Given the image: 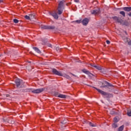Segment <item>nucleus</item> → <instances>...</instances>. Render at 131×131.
Masks as SVG:
<instances>
[{
    "mask_svg": "<svg viewBox=\"0 0 131 131\" xmlns=\"http://www.w3.org/2000/svg\"><path fill=\"white\" fill-rule=\"evenodd\" d=\"M127 115H128V116H131V111H128L127 112Z\"/></svg>",
    "mask_w": 131,
    "mask_h": 131,
    "instance_id": "obj_32",
    "label": "nucleus"
},
{
    "mask_svg": "<svg viewBox=\"0 0 131 131\" xmlns=\"http://www.w3.org/2000/svg\"><path fill=\"white\" fill-rule=\"evenodd\" d=\"M123 39L125 42H128L130 40V39L128 38V37H124L123 38Z\"/></svg>",
    "mask_w": 131,
    "mask_h": 131,
    "instance_id": "obj_17",
    "label": "nucleus"
},
{
    "mask_svg": "<svg viewBox=\"0 0 131 131\" xmlns=\"http://www.w3.org/2000/svg\"><path fill=\"white\" fill-rule=\"evenodd\" d=\"M114 122H115V123L118 122V119H117L116 117L114 118Z\"/></svg>",
    "mask_w": 131,
    "mask_h": 131,
    "instance_id": "obj_30",
    "label": "nucleus"
},
{
    "mask_svg": "<svg viewBox=\"0 0 131 131\" xmlns=\"http://www.w3.org/2000/svg\"><path fill=\"white\" fill-rule=\"evenodd\" d=\"M75 22H76V23H81V19H79V20H75Z\"/></svg>",
    "mask_w": 131,
    "mask_h": 131,
    "instance_id": "obj_31",
    "label": "nucleus"
},
{
    "mask_svg": "<svg viewBox=\"0 0 131 131\" xmlns=\"http://www.w3.org/2000/svg\"><path fill=\"white\" fill-rule=\"evenodd\" d=\"M29 63H31V62H30V61H29Z\"/></svg>",
    "mask_w": 131,
    "mask_h": 131,
    "instance_id": "obj_46",
    "label": "nucleus"
},
{
    "mask_svg": "<svg viewBox=\"0 0 131 131\" xmlns=\"http://www.w3.org/2000/svg\"><path fill=\"white\" fill-rule=\"evenodd\" d=\"M43 43H46V41H45L43 42Z\"/></svg>",
    "mask_w": 131,
    "mask_h": 131,
    "instance_id": "obj_44",
    "label": "nucleus"
},
{
    "mask_svg": "<svg viewBox=\"0 0 131 131\" xmlns=\"http://www.w3.org/2000/svg\"><path fill=\"white\" fill-rule=\"evenodd\" d=\"M109 86L113 88L114 86L112 84L105 81L104 82L102 83V85L100 86V88L101 89H103V88H107L108 89Z\"/></svg>",
    "mask_w": 131,
    "mask_h": 131,
    "instance_id": "obj_4",
    "label": "nucleus"
},
{
    "mask_svg": "<svg viewBox=\"0 0 131 131\" xmlns=\"http://www.w3.org/2000/svg\"><path fill=\"white\" fill-rule=\"evenodd\" d=\"M89 22H90V19H89V18H85L82 20V24L84 26H86V25H88V24H89Z\"/></svg>",
    "mask_w": 131,
    "mask_h": 131,
    "instance_id": "obj_9",
    "label": "nucleus"
},
{
    "mask_svg": "<svg viewBox=\"0 0 131 131\" xmlns=\"http://www.w3.org/2000/svg\"><path fill=\"white\" fill-rule=\"evenodd\" d=\"M3 121L4 122L11 123L12 124L14 123V121L9 120V119H3Z\"/></svg>",
    "mask_w": 131,
    "mask_h": 131,
    "instance_id": "obj_14",
    "label": "nucleus"
},
{
    "mask_svg": "<svg viewBox=\"0 0 131 131\" xmlns=\"http://www.w3.org/2000/svg\"><path fill=\"white\" fill-rule=\"evenodd\" d=\"M0 57H2V54H0Z\"/></svg>",
    "mask_w": 131,
    "mask_h": 131,
    "instance_id": "obj_45",
    "label": "nucleus"
},
{
    "mask_svg": "<svg viewBox=\"0 0 131 131\" xmlns=\"http://www.w3.org/2000/svg\"><path fill=\"white\" fill-rule=\"evenodd\" d=\"M32 91H33L32 89H28L25 90V92H28V93H32Z\"/></svg>",
    "mask_w": 131,
    "mask_h": 131,
    "instance_id": "obj_23",
    "label": "nucleus"
},
{
    "mask_svg": "<svg viewBox=\"0 0 131 131\" xmlns=\"http://www.w3.org/2000/svg\"><path fill=\"white\" fill-rule=\"evenodd\" d=\"M13 22L14 23H15L16 24H17V23H19V20L17 19H14Z\"/></svg>",
    "mask_w": 131,
    "mask_h": 131,
    "instance_id": "obj_28",
    "label": "nucleus"
},
{
    "mask_svg": "<svg viewBox=\"0 0 131 131\" xmlns=\"http://www.w3.org/2000/svg\"><path fill=\"white\" fill-rule=\"evenodd\" d=\"M100 13V9H97V10H94L91 11V13L93 15H98Z\"/></svg>",
    "mask_w": 131,
    "mask_h": 131,
    "instance_id": "obj_12",
    "label": "nucleus"
},
{
    "mask_svg": "<svg viewBox=\"0 0 131 131\" xmlns=\"http://www.w3.org/2000/svg\"><path fill=\"white\" fill-rule=\"evenodd\" d=\"M40 28H41V29H48V26H45V25H41L40 26Z\"/></svg>",
    "mask_w": 131,
    "mask_h": 131,
    "instance_id": "obj_19",
    "label": "nucleus"
},
{
    "mask_svg": "<svg viewBox=\"0 0 131 131\" xmlns=\"http://www.w3.org/2000/svg\"><path fill=\"white\" fill-rule=\"evenodd\" d=\"M29 16L30 17V19L31 20L32 19H34L35 16V14L34 13H31L29 14Z\"/></svg>",
    "mask_w": 131,
    "mask_h": 131,
    "instance_id": "obj_18",
    "label": "nucleus"
},
{
    "mask_svg": "<svg viewBox=\"0 0 131 131\" xmlns=\"http://www.w3.org/2000/svg\"><path fill=\"white\" fill-rule=\"evenodd\" d=\"M62 76H63V77H65L66 78H67V79H71V77H70V76H69V75H68L62 74Z\"/></svg>",
    "mask_w": 131,
    "mask_h": 131,
    "instance_id": "obj_20",
    "label": "nucleus"
},
{
    "mask_svg": "<svg viewBox=\"0 0 131 131\" xmlns=\"http://www.w3.org/2000/svg\"><path fill=\"white\" fill-rule=\"evenodd\" d=\"M106 43L107 44V45H110V41H109V40H106Z\"/></svg>",
    "mask_w": 131,
    "mask_h": 131,
    "instance_id": "obj_36",
    "label": "nucleus"
},
{
    "mask_svg": "<svg viewBox=\"0 0 131 131\" xmlns=\"http://www.w3.org/2000/svg\"><path fill=\"white\" fill-rule=\"evenodd\" d=\"M64 3H65V1H61L59 2L58 7V15H62L63 13V10H64Z\"/></svg>",
    "mask_w": 131,
    "mask_h": 131,
    "instance_id": "obj_2",
    "label": "nucleus"
},
{
    "mask_svg": "<svg viewBox=\"0 0 131 131\" xmlns=\"http://www.w3.org/2000/svg\"><path fill=\"white\" fill-rule=\"evenodd\" d=\"M128 46H131V40L128 41Z\"/></svg>",
    "mask_w": 131,
    "mask_h": 131,
    "instance_id": "obj_33",
    "label": "nucleus"
},
{
    "mask_svg": "<svg viewBox=\"0 0 131 131\" xmlns=\"http://www.w3.org/2000/svg\"><path fill=\"white\" fill-rule=\"evenodd\" d=\"M75 3H79V0H74Z\"/></svg>",
    "mask_w": 131,
    "mask_h": 131,
    "instance_id": "obj_37",
    "label": "nucleus"
},
{
    "mask_svg": "<svg viewBox=\"0 0 131 131\" xmlns=\"http://www.w3.org/2000/svg\"><path fill=\"white\" fill-rule=\"evenodd\" d=\"M25 18L27 20H31L29 15V16H28V15H25Z\"/></svg>",
    "mask_w": 131,
    "mask_h": 131,
    "instance_id": "obj_29",
    "label": "nucleus"
},
{
    "mask_svg": "<svg viewBox=\"0 0 131 131\" xmlns=\"http://www.w3.org/2000/svg\"><path fill=\"white\" fill-rule=\"evenodd\" d=\"M94 89H96V90L98 92V93H100V94H101L102 96H104L103 98H109L110 97V94L109 93H107L100 89H98L96 87H94Z\"/></svg>",
    "mask_w": 131,
    "mask_h": 131,
    "instance_id": "obj_3",
    "label": "nucleus"
},
{
    "mask_svg": "<svg viewBox=\"0 0 131 131\" xmlns=\"http://www.w3.org/2000/svg\"><path fill=\"white\" fill-rule=\"evenodd\" d=\"M125 34H127V33L126 32H125Z\"/></svg>",
    "mask_w": 131,
    "mask_h": 131,
    "instance_id": "obj_43",
    "label": "nucleus"
},
{
    "mask_svg": "<svg viewBox=\"0 0 131 131\" xmlns=\"http://www.w3.org/2000/svg\"><path fill=\"white\" fill-rule=\"evenodd\" d=\"M49 14L51 16H52V17H53V18H54V19H56V20H58V19L59 18V16H58V14H57V13L56 12H49Z\"/></svg>",
    "mask_w": 131,
    "mask_h": 131,
    "instance_id": "obj_8",
    "label": "nucleus"
},
{
    "mask_svg": "<svg viewBox=\"0 0 131 131\" xmlns=\"http://www.w3.org/2000/svg\"><path fill=\"white\" fill-rule=\"evenodd\" d=\"M90 65L92 67H94V68H96V69H97V70H102V68L100 66H96L93 64H90Z\"/></svg>",
    "mask_w": 131,
    "mask_h": 131,
    "instance_id": "obj_13",
    "label": "nucleus"
},
{
    "mask_svg": "<svg viewBox=\"0 0 131 131\" xmlns=\"http://www.w3.org/2000/svg\"><path fill=\"white\" fill-rule=\"evenodd\" d=\"M49 47H52V45H51V44H49Z\"/></svg>",
    "mask_w": 131,
    "mask_h": 131,
    "instance_id": "obj_41",
    "label": "nucleus"
},
{
    "mask_svg": "<svg viewBox=\"0 0 131 131\" xmlns=\"http://www.w3.org/2000/svg\"><path fill=\"white\" fill-rule=\"evenodd\" d=\"M123 128H124V125H122L119 127L118 131H123Z\"/></svg>",
    "mask_w": 131,
    "mask_h": 131,
    "instance_id": "obj_22",
    "label": "nucleus"
},
{
    "mask_svg": "<svg viewBox=\"0 0 131 131\" xmlns=\"http://www.w3.org/2000/svg\"><path fill=\"white\" fill-rule=\"evenodd\" d=\"M55 27L54 26H48V29H55Z\"/></svg>",
    "mask_w": 131,
    "mask_h": 131,
    "instance_id": "obj_24",
    "label": "nucleus"
},
{
    "mask_svg": "<svg viewBox=\"0 0 131 131\" xmlns=\"http://www.w3.org/2000/svg\"><path fill=\"white\" fill-rule=\"evenodd\" d=\"M6 97H10V95H9V94L6 95Z\"/></svg>",
    "mask_w": 131,
    "mask_h": 131,
    "instance_id": "obj_40",
    "label": "nucleus"
},
{
    "mask_svg": "<svg viewBox=\"0 0 131 131\" xmlns=\"http://www.w3.org/2000/svg\"><path fill=\"white\" fill-rule=\"evenodd\" d=\"M23 80L20 79H16L15 81L17 88H19L22 84Z\"/></svg>",
    "mask_w": 131,
    "mask_h": 131,
    "instance_id": "obj_7",
    "label": "nucleus"
},
{
    "mask_svg": "<svg viewBox=\"0 0 131 131\" xmlns=\"http://www.w3.org/2000/svg\"><path fill=\"white\" fill-rule=\"evenodd\" d=\"M128 16H129V17H131V12L128 13Z\"/></svg>",
    "mask_w": 131,
    "mask_h": 131,
    "instance_id": "obj_38",
    "label": "nucleus"
},
{
    "mask_svg": "<svg viewBox=\"0 0 131 131\" xmlns=\"http://www.w3.org/2000/svg\"><path fill=\"white\" fill-rule=\"evenodd\" d=\"M4 2V0H0V4L3 3Z\"/></svg>",
    "mask_w": 131,
    "mask_h": 131,
    "instance_id": "obj_39",
    "label": "nucleus"
},
{
    "mask_svg": "<svg viewBox=\"0 0 131 131\" xmlns=\"http://www.w3.org/2000/svg\"><path fill=\"white\" fill-rule=\"evenodd\" d=\"M113 18L114 20H115V21H116V22L120 23V24H122V25H125V26H128L129 25L127 21L123 20L117 16L113 17Z\"/></svg>",
    "mask_w": 131,
    "mask_h": 131,
    "instance_id": "obj_1",
    "label": "nucleus"
},
{
    "mask_svg": "<svg viewBox=\"0 0 131 131\" xmlns=\"http://www.w3.org/2000/svg\"><path fill=\"white\" fill-rule=\"evenodd\" d=\"M33 49L34 51H35V52L38 54H41V51H40V50L38 48L33 47Z\"/></svg>",
    "mask_w": 131,
    "mask_h": 131,
    "instance_id": "obj_15",
    "label": "nucleus"
},
{
    "mask_svg": "<svg viewBox=\"0 0 131 131\" xmlns=\"http://www.w3.org/2000/svg\"><path fill=\"white\" fill-rule=\"evenodd\" d=\"M72 75H73V76H76V75H75L74 74H72Z\"/></svg>",
    "mask_w": 131,
    "mask_h": 131,
    "instance_id": "obj_42",
    "label": "nucleus"
},
{
    "mask_svg": "<svg viewBox=\"0 0 131 131\" xmlns=\"http://www.w3.org/2000/svg\"><path fill=\"white\" fill-rule=\"evenodd\" d=\"M121 10H123L125 12H131V7H125L121 8Z\"/></svg>",
    "mask_w": 131,
    "mask_h": 131,
    "instance_id": "obj_11",
    "label": "nucleus"
},
{
    "mask_svg": "<svg viewBox=\"0 0 131 131\" xmlns=\"http://www.w3.org/2000/svg\"><path fill=\"white\" fill-rule=\"evenodd\" d=\"M45 91V89L43 88H40L38 89H33L32 91V93L33 94H39L40 93H42V92H43Z\"/></svg>",
    "mask_w": 131,
    "mask_h": 131,
    "instance_id": "obj_5",
    "label": "nucleus"
},
{
    "mask_svg": "<svg viewBox=\"0 0 131 131\" xmlns=\"http://www.w3.org/2000/svg\"><path fill=\"white\" fill-rule=\"evenodd\" d=\"M110 114L113 115V114H115V112L113 111H111Z\"/></svg>",
    "mask_w": 131,
    "mask_h": 131,
    "instance_id": "obj_34",
    "label": "nucleus"
},
{
    "mask_svg": "<svg viewBox=\"0 0 131 131\" xmlns=\"http://www.w3.org/2000/svg\"><path fill=\"white\" fill-rule=\"evenodd\" d=\"M119 14L122 15L123 17H125V12L123 11H120Z\"/></svg>",
    "mask_w": 131,
    "mask_h": 131,
    "instance_id": "obj_21",
    "label": "nucleus"
},
{
    "mask_svg": "<svg viewBox=\"0 0 131 131\" xmlns=\"http://www.w3.org/2000/svg\"><path fill=\"white\" fill-rule=\"evenodd\" d=\"M89 125L90 126H92V127H95V126H97V125L96 124H93L92 122L89 123Z\"/></svg>",
    "mask_w": 131,
    "mask_h": 131,
    "instance_id": "obj_25",
    "label": "nucleus"
},
{
    "mask_svg": "<svg viewBox=\"0 0 131 131\" xmlns=\"http://www.w3.org/2000/svg\"><path fill=\"white\" fill-rule=\"evenodd\" d=\"M82 72H83V73H85V74H87V75H89V76H94V75H93V74L91 73V72H90V71L85 70V69H83L82 70Z\"/></svg>",
    "mask_w": 131,
    "mask_h": 131,
    "instance_id": "obj_10",
    "label": "nucleus"
},
{
    "mask_svg": "<svg viewBox=\"0 0 131 131\" xmlns=\"http://www.w3.org/2000/svg\"><path fill=\"white\" fill-rule=\"evenodd\" d=\"M58 98H61V99H66L67 96L66 95H63V94H59L58 96Z\"/></svg>",
    "mask_w": 131,
    "mask_h": 131,
    "instance_id": "obj_16",
    "label": "nucleus"
},
{
    "mask_svg": "<svg viewBox=\"0 0 131 131\" xmlns=\"http://www.w3.org/2000/svg\"><path fill=\"white\" fill-rule=\"evenodd\" d=\"M67 119H64L63 121L61 122V123H62V124H66V123H67Z\"/></svg>",
    "mask_w": 131,
    "mask_h": 131,
    "instance_id": "obj_27",
    "label": "nucleus"
},
{
    "mask_svg": "<svg viewBox=\"0 0 131 131\" xmlns=\"http://www.w3.org/2000/svg\"><path fill=\"white\" fill-rule=\"evenodd\" d=\"M56 50L58 52V51H60V48L59 47H56Z\"/></svg>",
    "mask_w": 131,
    "mask_h": 131,
    "instance_id": "obj_35",
    "label": "nucleus"
},
{
    "mask_svg": "<svg viewBox=\"0 0 131 131\" xmlns=\"http://www.w3.org/2000/svg\"><path fill=\"white\" fill-rule=\"evenodd\" d=\"M52 72L55 74V75H58V76H63V74H62L61 72L58 71L57 70H56V69H53Z\"/></svg>",
    "mask_w": 131,
    "mask_h": 131,
    "instance_id": "obj_6",
    "label": "nucleus"
},
{
    "mask_svg": "<svg viewBox=\"0 0 131 131\" xmlns=\"http://www.w3.org/2000/svg\"><path fill=\"white\" fill-rule=\"evenodd\" d=\"M112 126H113V127H114V128H116V127H118V125L117 124V123H114L112 125Z\"/></svg>",
    "mask_w": 131,
    "mask_h": 131,
    "instance_id": "obj_26",
    "label": "nucleus"
}]
</instances>
